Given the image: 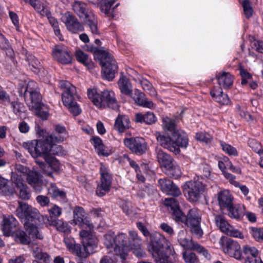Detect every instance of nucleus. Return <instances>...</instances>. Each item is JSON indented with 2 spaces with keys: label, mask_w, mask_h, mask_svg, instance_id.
I'll return each mask as SVG.
<instances>
[{
  "label": "nucleus",
  "mask_w": 263,
  "mask_h": 263,
  "mask_svg": "<svg viewBox=\"0 0 263 263\" xmlns=\"http://www.w3.org/2000/svg\"><path fill=\"white\" fill-rule=\"evenodd\" d=\"M23 146L33 158L43 156L45 159L46 156H49V143L46 139L45 140H34L25 142Z\"/></svg>",
  "instance_id": "11"
},
{
  "label": "nucleus",
  "mask_w": 263,
  "mask_h": 263,
  "mask_svg": "<svg viewBox=\"0 0 263 263\" xmlns=\"http://www.w3.org/2000/svg\"><path fill=\"white\" fill-rule=\"evenodd\" d=\"M129 249L133 250V253L137 257H141L144 254L143 250L142 248V243L135 245L134 243L130 245Z\"/></svg>",
  "instance_id": "56"
},
{
  "label": "nucleus",
  "mask_w": 263,
  "mask_h": 263,
  "mask_svg": "<svg viewBox=\"0 0 263 263\" xmlns=\"http://www.w3.org/2000/svg\"><path fill=\"white\" fill-rule=\"evenodd\" d=\"M218 200L221 210L227 209L233 204L232 196L228 190L220 192L218 194Z\"/></svg>",
  "instance_id": "28"
},
{
  "label": "nucleus",
  "mask_w": 263,
  "mask_h": 263,
  "mask_svg": "<svg viewBox=\"0 0 263 263\" xmlns=\"http://www.w3.org/2000/svg\"><path fill=\"white\" fill-rule=\"evenodd\" d=\"M13 109V112L19 116L21 112L24 111V105L23 104L18 102H13L11 104Z\"/></svg>",
  "instance_id": "64"
},
{
  "label": "nucleus",
  "mask_w": 263,
  "mask_h": 263,
  "mask_svg": "<svg viewBox=\"0 0 263 263\" xmlns=\"http://www.w3.org/2000/svg\"><path fill=\"white\" fill-rule=\"evenodd\" d=\"M48 221L51 226L55 227L57 230L59 231L62 232L64 233H69L70 232V228L69 226L61 220H48Z\"/></svg>",
  "instance_id": "41"
},
{
  "label": "nucleus",
  "mask_w": 263,
  "mask_h": 263,
  "mask_svg": "<svg viewBox=\"0 0 263 263\" xmlns=\"http://www.w3.org/2000/svg\"><path fill=\"white\" fill-rule=\"evenodd\" d=\"M64 242L70 251L78 256H82L81 249L80 248L79 245H76L75 241L72 238L65 237L64 238Z\"/></svg>",
  "instance_id": "37"
},
{
  "label": "nucleus",
  "mask_w": 263,
  "mask_h": 263,
  "mask_svg": "<svg viewBox=\"0 0 263 263\" xmlns=\"http://www.w3.org/2000/svg\"><path fill=\"white\" fill-rule=\"evenodd\" d=\"M196 138L197 140L205 142L206 143L209 142L211 140V136L208 133L200 132L197 133L196 135Z\"/></svg>",
  "instance_id": "60"
},
{
  "label": "nucleus",
  "mask_w": 263,
  "mask_h": 263,
  "mask_svg": "<svg viewBox=\"0 0 263 263\" xmlns=\"http://www.w3.org/2000/svg\"><path fill=\"white\" fill-rule=\"evenodd\" d=\"M32 251L33 256L44 262L45 263H48L50 261L49 256L45 252H43L41 248H39L38 246L34 245L32 246Z\"/></svg>",
  "instance_id": "38"
},
{
  "label": "nucleus",
  "mask_w": 263,
  "mask_h": 263,
  "mask_svg": "<svg viewBox=\"0 0 263 263\" xmlns=\"http://www.w3.org/2000/svg\"><path fill=\"white\" fill-rule=\"evenodd\" d=\"M18 222L14 217L12 216H5L3 219L2 231L6 236L12 235V230L15 228Z\"/></svg>",
  "instance_id": "26"
},
{
  "label": "nucleus",
  "mask_w": 263,
  "mask_h": 263,
  "mask_svg": "<svg viewBox=\"0 0 263 263\" xmlns=\"http://www.w3.org/2000/svg\"><path fill=\"white\" fill-rule=\"evenodd\" d=\"M249 146L256 153H260V152L262 151L261 149V146L260 143L256 141L255 140H250L249 141Z\"/></svg>",
  "instance_id": "59"
},
{
  "label": "nucleus",
  "mask_w": 263,
  "mask_h": 263,
  "mask_svg": "<svg viewBox=\"0 0 263 263\" xmlns=\"http://www.w3.org/2000/svg\"><path fill=\"white\" fill-rule=\"evenodd\" d=\"M211 96L215 101L221 105H229L230 103V99L227 94H224L220 88L217 89H214L211 91Z\"/></svg>",
  "instance_id": "31"
},
{
  "label": "nucleus",
  "mask_w": 263,
  "mask_h": 263,
  "mask_svg": "<svg viewBox=\"0 0 263 263\" xmlns=\"http://www.w3.org/2000/svg\"><path fill=\"white\" fill-rule=\"evenodd\" d=\"M205 189V186L201 182L197 180L186 181L182 186L184 196L191 203L199 201L203 195Z\"/></svg>",
  "instance_id": "7"
},
{
  "label": "nucleus",
  "mask_w": 263,
  "mask_h": 263,
  "mask_svg": "<svg viewBox=\"0 0 263 263\" xmlns=\"http://www.w3.org/2000/svg\"><path fill=\"white\" fill-rule=\"evenodd\" d=\"M183 258L186 263H198L199 259L195 253L184 251L182 254Z\"/></svg>",
  "instance_id": "49"
},
{
  "label": "nucleus",
  "mask_w": 263,
  "mask_h": 263,
  "mask_svg": "<svg viewBox=\"0 0 263 263\" xmlns=\"http://www.w3.org/2000/svg\"><path fill=\"white\" fill-rule=\"evenodd\" d=\"M164 203L166 206H170L172 211L175 209H180L178 202L174 198L165 199Z\"/></svg>",
  "instance_id": "58"
},
{
  "label": "nucleus",
  "mask_w": 263,
  "mask_h": 263,
  "mask_svg": "<svg viewBox=\"0 0 263 263\" xmlns=\"http://www.w3.org/2000/svg\"><path fill=\"white\" fill-rule=\"evenodd\" d=\"M8 180L0 177V194L5 195H10L16 193L15 189L9 184Z\"/></svg>",
  "instance_id": "35"
},
{
  "label": "nucleus",
  "mask_w": 263,
  "mask_h": 263,
  "mask_svg": "<svg viewBox=\"0 0 263 263\" xmlns=\"http://www.w3.org/2000/svg\"><path fill=\"white\" fill-rule=\"evenodd\" d=\"M50 215L52 217H58L62 214L61 208L56 205H54L51 208L48 210Z\"/></svg>",
  "instance_id": "63"
},
{
  "label": "nucleus",
  "mask_w": 263,
  "mask_h": 263,
  "mask_svg": "<svg viewBox=\"0 0 263 263\" xmlns=\"http://www.w3.org/2000/svg\"><path fill=\"white\" fill-rule=\"evenodd\" d=\"M173 219L177 222H181L185 224L186 221V215H185L180 209H177L172 212Z\"/></svg>",
  "instance_id": "48"
},
{
  "label": "nucleus",
  "mask_w": 263,
  "mask_h": 263,
  "mask_svg": "<svg viewBox=\"0 0 263 263\" xmlns=\"http://www.w3.org/2000/svg\"><path fill=\"white\" fill-rule=\"evenodd\" d=\"M75 54L78 61L86 66L91 62V60L88 56L81 50L77 51Z\"/></svg>",
  "instance_id": "51"
},
{
  "label": "nucleus",
  "mask_w": 263,
  "mask_h": 263,
  "mask_svg": "<svg viewBox=\"0 0 263 263\" xmlns=\"http://www.w3.org/2000/svg\"><path fill=\"white\" fill-rule=\"evenodd\" d=\"M49 20V22L51 25L52 26L55 35L59 38V39L61 41L63 40V37L61 33L60 30L59 26V23L54 17H52L50 15V14L48 16H46Z\"/></svg>",
  "instance_id": "47"
},
{
  "label": "nucleus",
  "mask_w": 263,
  "mask_h": 263,
  "mask_svg": "<svg viewBox=\"0 0 263 263\" xmlns=\"http://www.w3.org/2000/svg\"><path fill=\"white\" fill-rule=\"evenodd\" d=\"M16 172L21 177L25 176L28 183L31 186L36 192H40L42 189L43 180L42 176L35 170H29L28 168L20 164H15Z\"/></svg>",
  "instance_id": "9"
},
{
  "label": "nucleus",
  "mask_w": 263,
  "mask_h": 263,
  "mask_svg": "<svg viewBox=\"0 0 263 263\" xmlns=\"http://www.w3.org/2000/svg\"><path fill=\"white\" fill-rule=\"evenodd\" d=\"M218 84L224 89L230 88L233 84V77L226 72H219L216 76Z\"/></svg>",
  "instance_id": "30"
},
{
  "label": "nucleus",
  "mask_w": 263,
  "mask_h": 263,
  "mask_svg": "<svg viewBox=\"0 0 263 263\" xmlns=\"http://www.w3.org/2000/svg\"><path fill=\"white\" fill-rule=\"evenodd\" d=\"M90 3L99 7L101 12L107 16H111L113 14L114 8L112 5L114 0H88Z\"/></svg>",
  "instance_id": "24"
},
{
  "label": "nucleus",
  "mask_w": 263,
  "mask_h": 263,
  "mask_svg": "<svg viewBox=\"0 0 263 263\" xmlns=\"http://www.w3.org/2000/svg\"><path fill=\"white\" fill-rule=\"evenodd\" d=\"M215 221L216 226L223 233L231 237L239 238H243V234L230 224L223 216L221 215L216 216L215 217Z\"/></svg>",
  "instance_id": "14"
},
{
  "label": "nucleus",
  "mask_w": 263,
  "mask_h": 263,
  "mask_svg": "<svg viewBox=\"0 0 263 263\" xmlns=\"http://www.w3.org/2000/svg\"><path fill=\"white\" fill-rule=\"evenodd\" d=\"M132 98L137 104L143 107H148L146 97L143 93L136 90L132 96Z\"/></svg>",
  "instance_id": "44"
},
{
  "label": "nucleus",
  "mask_w": 263,
  "mask_h": 263,
  "mask_svg": "<svg viewBox=\"0 0 263 263\" xmlns=\"http://www.w3.org/2000/svg\"><path fill=\"white\" fill-rule=\"evenodd\" d=\"M243 253L246 255L247 257H257L258 255V250L254 247L245 246L242 248Z\"/></svg>",
  "instance_id": "53"
},
{
  "label": "nucleus",
  "mask_w": 263,
  "mask_h": 263,
  "mask_svg": "<svg viewBox=\"0 0 263 263\" xmlns=\"http://www.w3.org/2000/svg\"><path fill=\"white\" fill-rule=\"evenodd\" d=\"M27 2L30 3L42 15L48 16L50 14L49 9L36 0H33L32 2L28 1Z\"/></svg>",
  "instance_id": "45"
},
{
  "label": "nucleus",
  "mask_w": 263,
  "mask_h": 263,
  "mask_svg": "<svg viewBox=\"0 0 263 263\" xmlns=\"http://www.w3.org/2000/svg\"><path fill=\"white\" fill-rule=\"evenodd\" d=\"M176 119H172L168 117H165L163 119V126L165 130H167L173 134L176 131H182L176 128Z\"/></svg>",
  "instance_id": "43"
},
{
  "label": "nucleus",
  "mask_w": 263,
  "mask_h": 263,
  "mask_svg": "<svg viewBox=\"0 0 263 263\" xmlns=\"http://www.w3.org/2000/svg\"><path fill=\"white\" fill-rule=\"evenodd\" d=\"M8 180L0 177V194L5 195H10L16 193L15 189L9 184Z\"/></svg>",
  "instance_id": "34"
},
{
  "label": "nucleus",
  "mask_w": 263,
  "mask_h": 263,
  "mask_svg": "<svg viewBox=\"0 0 263 263\" xmlns=\"http://www.w3.org/2000/svg\"><path fill=\"white\" fill-rule=\"evenodd\" d=\"M115 129L120 133H123L130 127V122L129 118L123 115H119L115 123Z\"/></svg>",
  "instance_id": "29"
},
{
  "label": "nucleus",
  "mask_w": 263,
  "mask_h": 263,
  "mask_svg": "<svg viewBox=\"0 0 263 263\" xmlns=\"http://www.w3.org/2000/svg\"><path fill=\"white\" fill-rule=\"evenodd\" d=\"M72 10L81 18L85 19V23L89 27L92 34H98L99 33L97 20L94 14L91 12H88L86 9V5L79 1L73 2L71 5Z\"/></svg>",
  "instance_id": "8"
},
{
  "label": "nucleus",
  "mask_w": 263,
  "mask_h": 263,
  "mask_svg": "<svg viewBox=\"0 0 263 263\" xmlns=\"http://www.w3.org/2000/svg\"><path fill=\"white\" fill-rule=\"evenodd\" d=\"M61 21L65 24L67 30L72 33H78L84 29L82 24L69 12H66L63 14Z\"/></svg>",
  "instance_id": "20"
},
{
  "label": "nucleus",
  "mask_w": 263,
  "mask_h": 263,
  "mask_svg": "<svg viewBox=\"0 0 263 263\" xmlns=\"http://www.w3.org/2000/svg\"><path fill=\"white\" fill-rule=\"evenodd\" d=\"M164 173L169 177L177 179L181 175L182 172L179 166L174 162L168 167L164 170Z\"/></svg>",
  "instance_id": "33"
},
{
  "label": "nucleus",
  "mask_w": 263,
  "mask_h": 263,
  "mask_svg": "<svg viewBox=\"0 0 263 263\" xmlns=\"http://www.w3.org/2000/svg\"><path fill=\"white\" fill-rule=\"evenodd\" d=\"M36 84L33 82L30 81L28 83L25 94H29L30 101L28 102V106L30 108L31 107H36L41 103V96L36 90Z\"/></svg>",
  "instance_id": "23"
},
{
  "label": "nucleus",
  "mask_w": 263,
  "mask_h": 263,
  "mask_svg": "<svg viewBox=\"0 0 263 263\" xmlns=\"http://www.w3.org/2000/svg\"><path fill=\"white\" fill-rule=\"evenodd\" d=\"M185 234V233L183 231L179 232L178 241L179 245L184 249L195 251L198 243L193 241L190 237H186Z\"/></svg>",
  "instance_id": "27"
},
{
  "label": "nucleus",
  "mask_w": 263,
  "mask_h": 263,
  "mask_svg": "<svg viewBox=\"0 0 263 263\" xmlns=\"http://www.w3.org/2000/svg\"><path fill=\"white\" fill-rule=\"evenodd\" d=\"M50 167L53 172H59L62 170V165L55 158L52 156H46L45 159Z\"/></svg>",
  "instance_id": "42"
},
{
  "label": "nucleus",
  "mask_w": 263,
  "mask_h": 263,
  "mask_svg": "<svg viewBox=\"0 0 263 263\" xmlns=\"http://www.w3.org/2000/svg\"><path fill=\"white\" fill-rule=\"evenodd\" d=\"M11 180L15 189H18L19 191V197L23 200H28L30 198V195L28 188L25 184L23 178L21 177V175L15 172H12ZM16 191V190H15Z\"/></svg>",
  "instance_id": "18"
},
{
  "label": "nucleus",
  "mask_w": 263,
  "mask_h": 263,
  "mask_svg": "<svg viewBox=\"0 0 263 263\" xmlns=\"http://www.w3.org/2000/svg\"><path fill=\"white\" fill-rule=\"evenodd\" d=\"M80 237L86 253L89 254L93 253L97 246L98 240L92 235L91 230H89V231L84 230H82L80 232Z\"/></svg>",
  "instance_id": "15"
},
{
  "label": "nucleus",
  "mask_w": 263,
  "mask_h": 263,
  "mask_svg": "<svg viewBox=\"0 0 263 263\" xmlns=\"http://www.w3.org/2000/svg\"><path fill=\"white\" fill-rule=\"evenodd\" d=\"M53 57L63 64H70L72 61V54L68 48L62 44L56 45L52 50Z\"/></svg>",
  "instance_id": "19"
},
{
  "label": "nucleus",
  "mask_w": 263,
  "mask_h": 263,
  "mask_svg": "<svg viewBox=\"0 0 263 263\" xmlns=\"http://www.w3.org/2000/svg\"><path fill=\"white\" fill-rule=\"evenodd\" d=\"M91 141H92V144L95 150L99 155L107 157L111 154V149L104 145L100 137L97 136L92 137Z\"/></svg>",
  "instance_id": "25"
},
{
  "label": "nucleus",
  "mask_w": 263,
  "mask_h": 263,
  "mask_svg": "<svg viewBox=\"0 0 263 263\" xmlns=\"http://www.w3.org/2000/svg\"><path fill=\"white\" fill-rule=\"evenodd\" d=\"M220 145L222 150L229 155L237 156L238 153L236 149L224 142H221Z\"/></svg>",
  "instance_id": "54"
},
{
  "label": "nucleus",
  "mask_w": 263,
  "mask_h": 263,
  "mask_svg": "<svg viewBox=\"0 0 263 263\" xmlns=\"http://www.w3.org/2000/svg\"><path fill=\"white\" fill-rule=\"evenodd\" d=\"M16 212L24 223L26 231L32 237L43 238L40 230V226L43 222V217L39 211L25 203L20 202Z\"/></svg>",
  "instance_id": "2"
},
{
  "label": "nucleus",
  "mask_w": 263,
  "mask_h": 263,
  "mask_svg": "<svg viewBox=\"0 0 263 263\" xmlns=\"http://www.w3.org/2000/svg\"><path fill=\"white\" fill-rule=\"evenodd\" d=\"M48 190V194L54 198L64 199L65 197L64 192L60 190L53 183L50 184Z\"/></svg>",
  "instance_id": "46"
},
{
  "label": "nucleus",
  "mask_w": 263,
  "mask_h": 263,
  "mask_svg": "<svg viewBox=\"0 0 263 263\" xmlns=\"http://www.w3.org/2000/svg\"><path fill=\"white\" fill-rule=\"evenodd\" d=\"M57 143H49V156L61 155L64 153L63 147L56 144Z\"/></svg>",
  "instance_id": "50"
},
{
  "label": "nucleus",
  "mask_w": 263,
  "mask_h": 263,
  "mask_svg": "<svg viewBox=\"0 0 263 263\" xmlns=\"http://www.w3.org/2000/svg\"><path fill=\"white\" fill-rule=\"evenodd\" d=\"M36 107H31V109L34 114L43 119H47L49 116L48 108L46 105L40 103L36 105Z\"/></svg>",
  "instance_id": "39"
},
{
  "label": "nucleus",
  "mask_w": 263,
  "mask_h": 263,
  "mask_svg": "<svg viewBox=\"0 0 263 263\" xmlns=\"http://www.w3.org/2000/svg\"><path fill=\"white\" fill-rule=\"evenodd\" d=\"M124 144L133 153L137 155H142L146 150V142L141 137L125 138Z\"/></svg>",
  "instance_id": "16"
},
{
  "label": "nucleus",
  "mask_w": 263,
  "mask_h": 263,
  "mask_svg": "<svg viewBox=\"0 0 263 263\" xmlns=\"http://www.w3.org/2000/svg\"><path fill=\"white\" fill-rule=\"evenodd\" d=\"M149 252L156 263H175L177 255L171 246L170 242L159 233L154 232L149 235Z\"/></svg>",
  "instance_id": "1"
},
{
  "label": "nucleus",
  "mask_w": 263,
  "mask_h": 263,
  "mask_svg": "<svg viewBox=\"0 0 263 263\" xmlns=\"http://www.w3.org/2000/svg\"><path fill=\"white\" fill-rule=\"evenodd\" d=\"M128 238L126 234L120 233L115 236L109 233L104 236V245L108 249L114 250L116 255L124 260L128 255L130 246H128Z\"/></svg>",
  "instance_id": "3"
},
{
  "label": "nucleus",
  "mask_w": 263,
  "mask_h": 263,
  "mask_svg": "<svg viewBox=\"0 0 263 263\" xmlns=\"http://www.w3.org/2000/svg\"><path fill=\"white\" fill-rule=\"evenodd\" d=\"M223 250L231 257L237 260L242 258V252L240 245L235 240L231 238L227 239L223 245Z\"/></svg>",
  "instance_id": "21"
},
{
  "label": "nucleus",
  "mask_w": 263,
  "mask_h": 263,
  "mask_svg": "<svg viewBox=\"0 0 263 263\" xmlns=\"http://www.w3.org/2000/svg\"><path fill=\"white\" fill-rule=\"evenodd\" d=\"M227 209L229 211V215L231 217L238 219L242 216L241 213L238 209L234 208L233 204Z\"/></svg>",
  "instance_id": "61"
},
{
  "label": "nucleus",
  "mask_w": 263,
  "mask_h": 263,
  "mask_svg": "<svg viewBox=\"0 0 263 263\" xmlns=\"http://www.w3.org/2000/svg\"><path fill=\"white\" fill-rule=\"evenodd\" d=\"M100 64L102 65V77L109 81L115 78V73L117 70L116 61L109 53L105 51L99 52Z\"/></svg>",
  "instance_id": "10"
},
{
  "label": "nucleus",
  "mask_w": 263,
  "mask_h": 263,
  "mask_svg": "<svg viewBox=\"0 0 263 263\" xmlns=\"http://www.w3.org/2000/svg\"><path fill=\"white\" fill-rule=\"evenodd\" d=\"M70 223L79 226L82 229L88 228L91 230L93 225L87 219L84 209L81 207H76L73 211V219Z\"/></svg>",
  "instance_id": "17"
},
{
  "label": "nucleus",
  "mask_w": 263,
  "mask_h": 263,
  "mask_svg": "<svg viewBox=\"0 0 263 263\" xmlns=\"http://www.w3.org/2000/svg\"><path fill=\"white\" fill-rule=\"evenodd\" d=\"M28 236L26 233L22 230L17 231L15 234V240L16 242H18L23 245H28L31 241V238L34 239L36 238L35 237H32L28 234Z\"/></svg>",
  "instance_id": "40"
},
{
  "label": "nucleus",
  "mask_w": 263,
  "mask_h": 263,
  "mask_svg": "<svg viewBox=\"0 0 263 263\" xmlns=\"http://www.w3.org/2000/svg\"><path fill=\"white\" fill-rule=\"evenodd\" d=\"M118 86L121 92L127 96L132 94V86L128 79L124 76H121L118 81Z\"/></svg>",
  "instance_id": "32"
},
{
  "label": "nucleus",
  "mask_w": 263,
  "mask_h": 263,
  "mask_svg": "<svg viewBox=\"0 0 263 263\" xmlns=\"http://www.w3.org/2000/svg\"><path fill=\"white\" fill-rule=\"evenodd\" d=\"M100 165L101 183L97 189L96 194L101 197L109 191L112 177L108 168L102 163Z\"/></svg>",
  "instance_id": "13"
},
{
  "label": "nucleus",
  "mask_w": 263,
  "mask_h": 263,
  "mask_svg": "<svg viewBox=\"0 0 263 263\" xmlns=\"http://www.w3.org/2000/svg\"><path fill=\"white\" fill-rule=\"evenodd\" d=\"M87 96L93 104L100 108L108 107L114 110H118L119 106L115 93L108 89H105L98 93L95 89H88Z\"/></svg>",
  "instance_id": "5"
},
{
  "label": "nucleus",
  "mask_w": 263,
  "mask_h": 263,
  "mask_svg": "<svg viewBox=\"0 0 263 263\" xmlns=\"http://www.w3.org/2000/svg\"><path fill=\"white\" fill-rule=\"evenodd\" d=\"M60 87L63 91L62 95L63 104L73 115L78 116L81 110L76 102L77 97L76 88L67 81H61Z\"/></svg>",
  "instance_id": "6"
},
{
  "label": "nucleus",
  "mask_w": 263,
  "mask_h": 263,
  "mask_svg": "<svg viewBox=\"0 0 263 263\" xmlns=\"http://www.w3.org/2000/svg\"><path fill=\"white\" fill-rule=\"evenodd\" d=\"M158 184L161 191L168 195L175 197L181 194L179 188L171 180L167 178L160 179L158 180Z\"/></svg>",
  "instance_id": "22"
},
{
  "label": "nucleus",
  "mask_w": 263,
  "mask_h": 263,
  "mask_svg": "<svg viewBox=\"0 0 263 263\" xmlns=\"http://www.w3.org/2000/svg\"><path fill=\"white\" fill-rule=\"evenodd\" d=\"M195 251H197L198 253L202 254L206 259H210L211 255L209 253L208 251L204 248L202 246L198 244L197 246Z\"/></svg>",
  "instance_id": "62"
},
{
  "label": "nucleus",
  "mask_w": 263,
  "mask_h": 263,
  "mask_svg": "<svg viewBox=\"0 0 263 263\" xmlns=\"http://www.w3.org/2000/svg\"><path fill=\"white\" fill-rule=\"evenodd\" d=\"M157 159L159 163L164 168V170L175 162L170 155L161 151L157 153Z\"/></svg>",
  "instance_id": "36"
},
{
  "label": "nucleus",
  "mask_w": 263,
  "mask_h": 263,
  "mask_svg": "<svg viewBox=\"0 0 263 263\" xmlns=\"http://www.w3.org/2000/svg\"><path fill=\"white\" fill-rule=\"evenodd\" d=\"M244 13L247 18L251 17L253 14V9L248 0H244L242 3Z\"/></svg>",
  "instance_id": "57"
},
{
  "label": "nucleus",
  "mask_w": 263,
  "mask_h": 263,
  "mask_svg": "<svg viewBox=\"0 0 263 263\" xmlns=\"http://www.w3.org/2000/svg\"><path fill=\"white\" fill-rule=\"evenodd\" d=\"M186 217L185 225L190 228L192 233L196 237H201L203 231L200 227L201 216L198 210L196 208L191 209Z\"/></svg>",
  "instance_id": "12"
},
{
  "label": "nucleus",
  "mask_w": 263,
  "mask_h": 263,
  "mask_svg": "<svg viewBox=\"0 0 263 263\" xmlns=\"http://www.w3.org/2000/svg\"><path fill=\"white\" fill-rule=\"evenodd\" d=\"M65 138L66 137L63 135L54 132L48 136L46 139H47V142H48V143H51L61 142L63 141Z\"/></svg>",
  "instance_id": "52"
},
{
  "label": "nucleus",
  "mask_w": 263,
  "mask_h": 263,
  "mask_svg": "<svg viewBox=\"0 0 263 263\" xmlns=\"http://www.w3.org/2000/svg\"><path fill=\"white\" fill-rule=\"evenodd\" d=\"M251 233L254 239L258 241H263V229L253 227Z\"/></svg>",
  "instance_id": "55"
},
{
  "label": "nucleus",
  "mask_w": 263,
  "mask_h": 263,
  "mask_svg": "<svg viewBox=\"0 0 263 263\" xmlns=\"http://www.w3.org/2000/svg\"><path fill=\"white\" fill-rule=\"evenodd\" d=\"M172 137L161 136L157 139L163 147L175 155L179 154L180 147L186 148L188 145L187 135L183 131H176L172 134Z\"/></svg>",
  "instance_id": "4"
}]
</instances>
